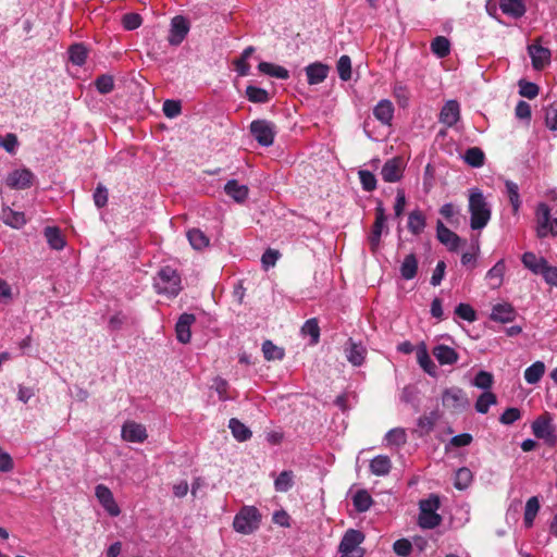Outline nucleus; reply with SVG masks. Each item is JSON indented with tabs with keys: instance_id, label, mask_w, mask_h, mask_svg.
<instances>
[{
	"instance_id": "10",
	"label": "nucleus",
	"mask_w": 557,
	"mask_h": 557,
	"mask_svg": "<svg viewBox=\"0 0 557 557\" xmlns=\"http://www.w3.org/2000/svg\"><path fill=\"white\" fill-rule=\"evenodd\" d=\"M124 441L131 443H143L147 440L148 434L145 425L135 421H126L121 431Z\"/></svg>"
},
{
	"instance_id": "13",
	"label": "nucleus",
	"mask_w": 557,
	"mask_h": 557,
	"mask_svg": "<svg viewBox=\"0 0 557 557\" xmlns=\"http://www.w3.org/2000/svg\"><path fill=\"white\" fill-rule=\"evenodd\" d=\"M404 173L403 160L400 158H392L387 160L381 170L382 178L387 183L400 181Z\"/></svg>"
},
{
	"instance_id": "16",
	"label": "nucleus",
	"mask_w": 557,
	"mask_h": 557,
	"mask_svg": "<svg viewBox=\"0 0 557 557\" xmlns=\"http://www.w3.org/2000/svg\"><path fill=\"white\" fill-rule=\"evenodd\" d=\"M34 174L29 170L23 169L12 172L7 180V183L12 188L25 189L32 186Z\"/></svg>"
},
{
	"instance_id": "18",
	"label": "nucleus",
	"mask_w": 557,
	"mask_h": 557,
	"mask_svg": "<svg viewBox=\"0 0 557 557\" xmlns=\"http://www.w3.org/2000/svg\"><path fill=\"white\" fill-rule=\"evenodd\" d=\"M521 261L528 270L534 274L542 275L548 262L545 258L536 256L534 252L527 251L522 255Z\"/></svg>"
},
{
	"instance_id": "50",
	"label": "nucleus",
	"mask_w": 557,
	"mask_h": 557,
	"mask_svg": "<svg viewBox=\"0 0 557 557\" xmlns=\"http://www.w3.org/2000/svg\"><path fill=\"white\" fill-rule=\"evenodd\" d=\"M385 209L383 207L382 201H379L377 207L375 208V220L372 225L371 233L382 235L383 228L386 222Z\"/></svg>"
},
{
	"instance_id": "35",
	"label": "nucleus",
	"mask_w": 557,
	"mask_h": 557,
	"mask_svg": "<svg viewBox=\"0 0 557 557\" xmlns=\"http://www.w3.org/2000/svg\"><path fill=\"white\" fill-rule=\"evenodd\" d=\"M186 235L190 246L196 250H201L210 244L209 237L199 228H191Z\"/></svg>"
},
{
	"instance_id": "11",
	"label": "nucleus",
	"mask_w": 557,
	"mask_h": 557,
	"mask_svg": "<svg viewBox=\"0 0 557 557\" xmlns=\"http://www.w3.org/2000/svg\"><path fill=\"white\" fill-rule=\"evenodd\" d=\"M95 494L102 507L112 517H116L121 513L120 507L117 506L111 490L103 485L98 484L95 488Z\"/></svg>"
},
{
	"instance_id": "36",
	"label": "nucleus",
	"mask_w": 557,
	"mask_h": 557,
	"mask_svg": "<svg viewBox=\"0 0 557 557\" xmlns=\"http://www.w3.org/2000/svg\"><path fill=\"white\" fill-rule=\"evenodd\" d=\"M228 428L233 436L239 442L248 441L252 435L251 431L236 418L230 420Z\"/></svg>"
},
{
	"instance_id": "28",
	"label": "nucleus",
	"mask_w": 557,
	"mask_h": 557,
	"mask_svg": "<svg viewBox=\"0 0 557 557\" xmlns=\"http://www.w3.org/2000/svg\"><path fill=\"white\" fill-rule=\"evenodd\" d=\"M426 226V219L422 211L413 210L408 215L407 227L412 235H420Z\"/></svg>"
},
{
	"instance_id": "7",
	"label": "nucleus",
	"mask_w": 557,
	"mask_h": 557,
	"mask_svg": "<svg viewBox=\"0 0 557 557\" xmlns=\"http://www.w3.org/2000/svg\"><path fill=\"white\" fill-rule=\"evenodd\" d=\"M442 404L453 411H461L468 406V398L459 387L446 388L442 395Z\"/></svg>"
},
{
	"instance_id": "43",
	"label": "nucleus",
	"mask_w": 557,
	"mask_h": 557,
	"mask_svg": "<svg viewBox=\"0 0 557 557\" xmlns=\"http://www.w3.org/2000/svg\"><path fill=\"white\" fill-rule=\"evenodd\" d=\"M70 61L75 65H83L86 62L88 51L83 44H74L69 48Z\"/></svg>"
},
{
	"instance_id": "8",
	"label": "nucleus",
	"mask_w": 557,
	"mask_h": 557,
	"mask_svg": "<svg viewBox=\"0 0 557 557\" xmlns=\"http://www.w3.org/2000/svg\"><path fill=\"white\" fill-rule=\"evenodd\" d=\"M540 41L541 38H537L528 47L529 55L532 60V66L535 70H543L550 62V50L542 47Z\"/></svg>"
},
{
	"instance_id": "33",
	"label": "nucleus",
	"mask_w": 557,
	"mask_h": 557,
	"mask_svg": "<svg viewBox=\"0 0 557 557\" xmlns=\"http://www.w3.org/2000/svg\"><path fill=\"white\" fill-rule=\"evenodd\" d=\"M536 213L539 218L537 235L539 237H544L547 235L548 225L553 220L550 218L549 207L546 203H540Z\"/></svg>"
},
{
	"instance_id": "20",
	"label": "nucleus",
	"mask_w": 557,
	"mask_h": 557,
	"mask_svg": "<svg viewBox=\"0 0 557 557\" xmlns=\"http://www.w3.org/2000/svg\"><path fill=\"white\" fill-rule=\"evenodd\" d=\"M417 361L419 366L426 372L429 375L435 377L437 375V367L432 361L426 345L422 342L417 347Z\"/></svg>"
},
{
	"instance_id": "64",
	"label": "nucleus",
	"mask_w": 557,
	"mask_h": 557,
	"mask_svg": "<svg viewBox=\"0 0 557 557\" xmlns=\"http://www.w3.org/2000/svg\"><path fill=\"white\" fill-rule=\"evenodd\" d=\"M521 418V411L518 408H507L499 417V422L509 425Z\"/></svg>"
},
{
	"instance_id": "29",
	"label": "nucleus",
	"mask_w": 557,
	"mask_h": 557,
	"mask_svg": "<svg viewBox=\"0 0 557 557\" xmlns=\"http://www.w3.org/2000/svg\"><path fill=\"white\" fill-rule=\"evenodd\" d=\"M399 271L401 277L406 281L416 277L418 272V258L416 253L411 252L404 258Z\"/></svg>"
},
{
	"instance_id": "41",
	"label": "nucleus",
	"mask_w": 557,
	"mask_h": 557,
	"mask_svg": "<svg viewBox=\"0 0 557 557\" xmlns=\"http://www.w3.org/2000/svg\"><path fill=\"white\" fill-rule=\"evenodd\" d=\"M484 152L479 147H471L466 150L463 160L472 168H480L484 164Z\"/></svg>"
},
{
	"instance_id": "61",
	"label": "nucleus",
	"mask_w": 557,
	"mask_h": 557,
	"mask_svg": "<svg viewBox=\"0 0 557 557\" xmlns=\"http://www.w3.org/2000/svg\"><path fill=\"white\" fill-rule=\"evenodd\" d=\"M163 113L166 117L173 119L181 114L182 106L177 100H165L162 107Z\"/></svg>"
},
{
	"instance_id": "15",
	"label": "nucleus",
	"mask_w": 557,
	"mask_h": 557,
	"mask_svg": "<svg viewBox=\"0 0 557 557\" xmlns=\"http://www.w3.org/2000/svg\"><path fill=\"white\" fill-rule=\"evenodd\" d=\"M460 119V106L456 100H448L442 108L438 121L447 127L454 126Z\"/></svg>"
},
{
	"instance_id": "49",
	"label": "nucleus",
	"mask_w": 557,
	"mask_h": 557,
	"mask_svg": "<svg viewBox=\"0 0 557 557\" xmlns=\"http://www.w3.org/2000/svg\"><path fill=\"white\" fill-rule=\"evenodd\" d=\"M472 472L470 469L466 468V467H462V468H459L456 472V475H455V487L457 490H465L467 488L470 483L472 482Z\"/></svg>"
},
{
	"instance_id": "22",
	"label": "nucleus",
	"mask_w": 557,
	"mask_h": 557,
	"mask_svg": "<svg viewBox=\"0 0 557 557\" xmlns=\"http://www.w3.org/2000/svg\"><path fill=\"white\" fill-rule=\"evenodd\" d=\"M366 354L367 350L362 345L355 343L351 338L347 342L345 356L351 364L356 367L361 366L364 361Z\"/></svg>"
},
{
	"instance_id": "32",
	"label": "nucleus",
	"mask_w": 557,
	"mask_h": 557,
	"mask_svg": "<svg viewBox=\"0 0 557 557\" xmlns=\"http://www.w3.org/2000/svg\"><path fill=\"white\" fill-rule=\"evenodd\" d=\"M47 243L50 248L54 250H61L65 246V240L61 234V231L57 226H47L44 231Z\"/></svg>"
},
{
	"instance_id": "57",
	"label": "nucleus",
	"mask_w": 557,
	"mask_h": 557,
	"mask_svg": "<svg viewBox=\"0 0 557 557\" xmlns=\"http://www.w3.org/2000/svg\"><path fill=\"white\" fill-rule=\"evenodd\" d=\"M545 124L550 131H557V101L545 109Z\"/></svg>"
},
{
	"instance_id": "5",
	"label": "nucleus",
	"mask_w": 557,
	"mask_h": 557,
	"mask_svg": "<svg viewBox=\"0 0 557 557\" xmlns=\"http://www.w3.org/2000/svg\"><path fill=\"white\" fill-rule=\"evenodd\" d=\"M249 128L259 145L263 147L273 145L276 134L274 123L267 120H255L250 123Z\"/></svg>"
},
{
	"instance_id": "17",
	"label": "nucleus",
	"mask_w": 557,
	"mask_h": 557,
	"mask_svg": "<svg viewBox=\"0 0 557 557\" xmlns=\"http://www.w3.org/2000/svg\"><path fill=\"white\" fill-rule=\"evenodd\" d=\"M432 354L441 366L455 364L459 359L458 352L454 348L444 344L435 346L432 349Z\"/></svg>"
},
{
	"instance_id": "62",
	"label": "nucleus",
	"mask_w": 557,
	"mask_h": 557,
	"mask_svg": "<svg viewBox=\"0 0 557 557\" xmlns=\"http://www.w3.org/2000/svg\"><path fill=\"white\" fill-rule=\"evenodd\" d=\"M393 549L396 555L407 557L412 552V544L407 539H400L394 542Z\"/></svg>"
},
{
	"instance_id": "38",
	"label": "nucleus",
	"mask_w": 557,
	"mask_h": 557,
	"mask_svg": "<svg viewBox=\"0 0 557 557\" xmlns=\"http://www.w3.org/2000/svg\"><path fill=\"white\" fill-rule=\"evenodd\" d=\"M545 373V364L542 361H535L524 371V380L529 384H536Z\"/></svg>"
},
{
	"instance_id": "37",
	"label": "nucleus",
	"mask_w": 557,
	"mask_h": 557,
	"mask_svg": "<svg viewBox=\"0 0 557 557\" xmlns=\"http://www.w3.org/2000/svg\"><path fill=\"white\" fill-rule=\"evenodd\" d=\"M540 510V502L536 496H532L527 500L524 508L523 522L527 528H531L534 523V519Z\"/></svg>"
},
{
	"instance_id": "26",
	"label": "nucleus",
	"mask_w": 557,
	"mask_h": 557,
	"mask_svg": "<svg viewBox=\"0 0 557 557\" xmlns=\"http://www.w3.org/2000/svg\"><path fill=\"white\" fill-rule=\"evenodd\" d=\"M224 191L238 203L244 202L249 194L248 187L240 185L236 180L228 181L224 186Z\"/></svg>"
},
{
	"instance_id": "14",
	"label": "nucleus",
	"mask_w": 557,
	"mask_h": 557,
	"mask_svg": "<svg viewBox=\"0 0 557 557\" xmlns=\"http://www.w3.org/2000/svg\"><path fill=\"white\" fill-rule=\"evenodd\" d=\"M195 321L196 317L193 313L181 314L175 325L176 337L180 343L187 344L190 342V327L195 323Z\"/></svg>"
},
{
	"instance_id": "6",
	"label": "nucleus",
	"mask_w": 557,
	"mask_h": 557,
	"mask_svg": "<svg viewBox=\"0 0 557 557\" xmlns=\"http://www.w3.org/2000/svg\"><path fill=\"white\" fill-rule=\"evenodd\" d=\"M366 536L363 532L356 529H348L338 545V553H348V554H364L363 548L359 547L361 543H363Z\"/></svg>"
},
{
	"instance_id": "3",
	"label": "nucleus",
	"mask_w": 557,
	"mask_h": 557,
	"mask_svg": "<svg viewBox=\"0 0 557 557\" xmlns=\"http://www.w3.org/2000/svg\"><path fill=\"white\" fill-rule=\"evenodd\" d=\"M440 506V497L435 494L420 500L418 523L422 529H434L442 523V517L436 512Z\"/></svg>"
},
{
	"instance_id": "34",
	"label": "nucleus",
	"mask_w": 557,
	"mask_h": 557,
	"mask_svg": "<svg viewBox=\"0 0 557 557\" xmlns=\"http://www.w3.org/2000/svg\"><path fill=\"white\" fill-rule=\"evenodd\" d=\"M258 69L261 73L267 74L271 77L280 79H287L289 77V73L285 67L270 62H260Z\"/></svg>"
},
{
	"instance_id": "31",
	"label": "nucleus",
	"mask_w": 557,
	"mask_h": 557,
	"mask_svg": "<svg viewBox=\"0 0 557 557\" xmlns=\"http://www.w3.org/2000/svg\"><path fill=\"white\" fill-rule=\"evenodd\" d=\"M499 7L504 14L515 18L521 17L525 13V7L522 0H500Z\"/></svg>"
},
{
	"instance_id": "24",
	"label": "nucleus",
	"mask_w": 557,
	"mask_h": 557,
	"mask_svg": "<svg viewBox=\"0 0 557 557\" xmlns=\"http://www.w3.org/2000/svg\"><path fill=\"white\" fill-rule=\"evenodd\" d=\"M329 73V66L321 62H314L306 67L307 79L310 85L322 83Z\"/></svg>"
},
{
	"instance_id": "44",
	"label": "nucleus",
	"mask_w": 557,
	"mask_h": 557,
	"mask_svg": "<svg viewBox=\"0 0 557 557\" xmlns=\"http://www.w3.org/2000/svg\"><path fill=\"white\" fill-rule=\"evenodd\" d=\"M505 187H506V193L508 195L510 205L512 207V211H513V213H517L521 206L519 187L515 182L509 181V180H507L505 182Z\"/></svg>"
},
{
	"instance_id": "19",
	"label": "nucleus",
	"mask_w": 557,
	"mask_h": 557,
	"mask_svg": "<svg viewBox=\"0 0 557 557\" xmlns=\"http://www.w3.org/2000/svg\"><path fill=\"white\" fill-rule=\"evenodd\" d=\"M505 272H506V263H505L504 259L498 260L486 272L485 280L487 281V284L492 289H496L502 286Z\"/></svg>"
},
{
	"instance_id": "53",
	"label": "nucleus",
	"mask_w": 557,
	"mask_h": 557,
	"mask_svg": "<svg viewBox=\"0 0 557 557\" xmlns=\"http://www.w3.org/2000/svg\"><path fill=\"white\" fill-rule=\"evenodd\" d=\"M358 176L363 190L373 191L376 188V177L368 170H360Z\"/></svg>"
},
{
	"instance_id": "51",
	"label": "nucleus",
	"mask_w": 557,
	"mask_h": 557,
	"mask_svg": "<svg viewBox=\"0 0 557 557\" xmlns=\"http://www.w3.org/2000/svg\"><path fill=\"white\" fill-rule=\"evenodd\" d=\"M336 67L342 81L347 82L351 78V60L348 55H342L337 61Z\"/></svg>"
},
{
	"instance_id": "55",
	"label": "nucleus",
	"mask_w": 557,
	"mask_h": 557,
	"mask_svg": "<svg viewBox=\"0 0 557 557\" xmlns=\"http://www.w3.org/2000/svg\"><path fill=\"white\" fill-rule=\"evenodd\" d=\"M393 94L400 107H403V108L407 107L410 92L406 85H404L401 83L395 84Z\"/></svg>"
},
{
	"instance_id": "12",
	"label": "nucleus",
	"mask_w": 557,
	"mask_h": 557,
	"mask_svg": "<svg viewBox=\"0 0 557 557\" xmlns=\"http://www.w3.org/2000/svg\"><path fill=\"white\" fill-rule=\"evenodd\" d=\"M188 32V21L182 15L174 16L171 22L169 42L173 46H178L185 39Z\"/></svg>"
},
{
	"instance_id": "46",
	"label": "nucleus",
	"mask_w": 557,
	"mask_h": 557,
	"mask_svg": "<svg viewBox=\"0 0 557 557\" xmlns=\"http://www.w3.org/2000/svg\"><path fill=\"white\" fill-rule=\"evenodd\" d=\"M293 471H282L274 481L276 492L285 493L293 487Z\"/></svg>"
},
{
	"instance_id": "60",
	"label": "nucleus",
	"mask_w": 557,
	"mask_h": 557,
	"mask_svg": "<svg viewBox=\"0 0 557 557\" xmlns=\"http://www.w3.org/2000/svg\"><path fill=\"white\" fill-rule=\"evenodd\" d=\"M519 88V94L528 99H534L540 91V88L536 84L527 81H520Z\"/></svg>"
},
{
	"instance_id": "4",
	"label": "nucleus",
	"mask_w": 557,
	"mask_h": 557,
	"mask_svg": "<svg viewBox=\"0 0 557 557\" xmlns=\"http://www.w3.org/2000/svg\"><path fill=\"white\" fill-rule=\"evenodd\" d=\"M261 515L253 506H245L235 516L233 527L242 534H250L259 528Z\"/></svg>"
},
{
	"instance_id": "63",
	"label": "nucleus",
	"mask_w": 557,
	"mask_h": 557,
	"mask_svg": "<svg viewBox=\"0 0 557 557\" xmlns=\"http://www.w3.org/2000/svg\"><path fill=\"white\" fill-rule=\"evenodd\" d=\"M94 202L97 208H103L108 203V189L107 187L99 183L95 189V193L92 195Z\"/></svg>"
},
{
	"instance_id": "25",
	"label": "nucleus",
	"mask_w": 557,
	"mask_h": 557,
	"mask_svg": "<svg viewBox=\"0 0 557 557\" xmlns=\"http://www.w3.org/2000/svg\"><path fill=\"white\" fill-rule=\"evenodd\" d=\"M516 318V311L510 304H497L493 307L491 319L500 323H508Z\"/></svg>"
},
{
	"instance_id": "23",
	"label": "nucleus",
	"mask_w": 557,
	"mask_h": 557,
	"mask_svg": "<svg viewBox=\"0 0 557 557\" xmlns=\"http://www.w3.org/2000/svg\"><path fill=\"white\" fill-rule=\"evenodd\" d=\"M532 432L536 438H543L547 433L555 430L552 424V417L548 412L539 416L531 425Z\"/></svg>"
},
{
	"instance_id": "40",
	"label": "nucleus",
	"mask_w": 557,
	"mask_h": 557,
	"mask_svg": "<svg viewBox=\"0 0 557 557\" xmlns=\"http://www.w3.org/2000/svg\"><path fill=\"white\" fill-rule=\"evenodd\" d=\"M352 504L358 512H364L370 509L373 499L366 490H360L354 495Z\"/></svg>"
},
{
	"instance_id": "27",
	"label": "nucleus",
	"mask_w": 557,
	"mask_h": 557,
	"mask_svg": "<svg viewBox=\"0 0 557 557\" xmlns=\"http://www.w3.org/2000/svg\"><path fill=\"white\" fill-rule=\"evenodd\" d=\"M374 117L380 121L382 124L389 125L394 115V107L393 103L387 100H381L373 109Z\"/></svg>"
},
{
	"instance_id": "59",
	"label": "nucleus",
	"mask_w": 557,
	"mask_h": 557,
	"mask_svg": "<svg viewBox=\"0 0 557 557\" xmlns=\"http://www.w3.org/2000/svg\"><path fill=\"white\" fill-rule=\"evenodd\" d=\"M455 313L462 320L473 322L476 319L475 310L468 304H459L455 308Z\"/></svg>"
},
{
	"instance_id": "42",
	"label": "nucleus",
	"mask_w": 557,
	"mask_h": 557,
	"mask_svg": "<svg viewBox=\"0 0 557 557\" xmlns=\"http://www.w3.org/2000/svg\"><path fill=\"white\" fill-rule=\"evenodd\" d=\"M262 352L264 359L268 361L282 360L284 358V349L274 345L271 341L267 339L262 344Z\"/></svg>"
},
{
	"instance_id": "48",
	"label": "nucleus",
	"mask_w": 557,
	"mask_h": 557,
	"mask_svg": "<svg viewBox=\"0 0 557 557\" xmlns=\"http://www.w3.org/2000/svg\"><path fill=\"white\" fill-rule=\"evenodd\" d=\"M301 333L304 335H309L311 337V344L317 345L320 339V327L318 320L315 318L307 320L301 327Z\"/></svg>"
},
{
	"instance_id": "54",
	"label": "nucleus",
	"mask_w": 557,
	"mask_h": 557,
	"mask_svg": "<svg viewBox=\"0 0 557 557\" xmlns=\"http://www.w3.org/2000/svg\"><path fill=\"white\" fill-rule=\"evenodd\" d=\"M95 86L100 94H102V95L109 94L114 88L113 77L110 75H100L95 81Z\"/></svg>"
},
{
	"instance_id": "56",
	"label": "nucleus",
	"mask_w": 557,
	"mask_h": 557,
	"mask_svg": "<svg viewBox=\"0 0 557 557\" xmlns=\"http://www.w3.org/2000/svg\"><path fill=\"white\" fill-rule=\"evenodd\" d=\"M438 419V414L436 411H432L430 414H424V416H421L419 419H418V426L424 431V433H430L436 421Z\"/></svg>"
},
{
	"instance_id": "1",
	"label": "nucleus",
	"mask_w": 557,
	"mask_h": 557,
	"mask_svg": "<svg viewBox=\"0 0 557 557\" xmlns=\"http://www.w3.org/2000/svg\"><path fill=\"white\" fill-rule=\"evenodd\" d=\"M470 226L472 230L484 228L491 220V208L483 193L474 188L469 195Z\"/></svg>"
},
{
	"instance_id": "52",
	"label": "nucleus",
	"mask_w": 557,
	"mask_h": 557,
	"mask_svg": "<svg viewBox=\"0 0 557 557\" xmlns=\"http://www.w3.org/2000/svg\"><path fill=\"white\" fill-rule=\"evenodd\" d=\"M385 440L388 445L401 446L407 442V434L404 429L396 428L387 432Z\"/></svg>"
},
{
	"instance_id": "2",
	"label": "nucleus",
	"mask_w": 557,
	"mask_h": 557,
	"mask_svg": "<svg viewBox=\"0 0 557 557\" xmlns=\"http://www.w3.org/2000/svg\"><path fill=\"white\" fill-rule=\"evenodd\" d=\"M153 287L158 294L176 297L182 289L181 276L175 269L163 267L153 278Z\"/></svg>"
},
{
	"instance_id": "47",
	"label": "nucleus",
	"mask_w": 557,
	"mask_h": 557,
	"mask_svg": "<svg viewBox=\"0 0 557 557\" xmlns=\"http://www.w3.org/2000/svg\"><path fill=\"white\" fill-rule=\"evenodd\" d=\"M246 97L253 103H267L270 100L265 89L251 85L246 88Z\"/></svg>"
},
{
	"instance_id": "58",
	"label": "nucleus",
	"mask_w": 557,
	"mask_h": 557,
	"mask_svg": "<svg viewBox=\"0 0 557 557\" xmlns=\"http://www.w3.org/2000/svg\"><path fill=\"white\" fill-rule=\"evenodd\" d=\"M143 23V18L138 13H126L122 17V25L127 30H134L138 28Z\"/></svg>"
},
{
	"instance_id": "30",
	"label": "nucleus",
	"mask_w": 557,
	"mask_h": 557,
	"mask_svg": "<svg viewBox=\"0 0 557 557\" xmlns=\"http://www.w3.org/2000/svg\"><path fill=\"white\" fill-rule=\"evenodd\" d=\"M392 461L388 456L379 455L370 461V471L377 476H384L389 473Z\"/></svg>"
},
{
	"instance_id": "21",
	"label": "nucleus",
	"mask_w": 557,
	"mask_h": 557,
	"mask_svg": "<svg viewBox=\"0 0 557 557\" xmlns=\"http://www.w3.org/2000/svg\"><path fill=\"white\" fill-rule=\"evenodd\" d=\"M1 221L13 228H21L26 224L25 214L22 211H15L9 206H3L1 210Z\"/></svg>"
},
{
	"instance_id": "45",
	"label": "nucleus",
	"mask_w": 557,
	"mask_h": 557,
	"mask_svg": "<svg viewBox=\"0 0 557 557\" xmlns=\"http://www.w3.org/2000/svg\"><path fill=\"white\" fill-rule=\"evenodd\" d=\"M497 403V397L492 392L482 393L475 403V410L480 413H487L490 407Z\"/></svg>"
},
{
	"instance_id": "9",
	"label": "nucleus",
	"mask_w": 557,
	"mask_h": 557,
	"mask_svg": "<svg viewBox=\"0 0 557 557\" xmlns=\"http://www.w3.org/2000/svg\"><path fill=\"white\" fill-rule=\"evenodd\" d=\"M436 237L450 251H457L460 245L466 243L455 232L446 227L441 220L436 223Z\"/></svg>"
},
{
	"instance_id": "39",
	"label": "nucleus",
	"mask_w": 557,
	"mask_h": 557,
	"mask_svg": "<svg viewBox=\"0 0 557 557\" xmlns=\"http://www.w3.org/2000/svg\"><path fill=\"white\" fill-rule=\"evenodd\" d=\"M431 51L440 59L446 58L450 53V42L444 36L435 37L431 42Z\"/></svg>"
}]
</instances>
